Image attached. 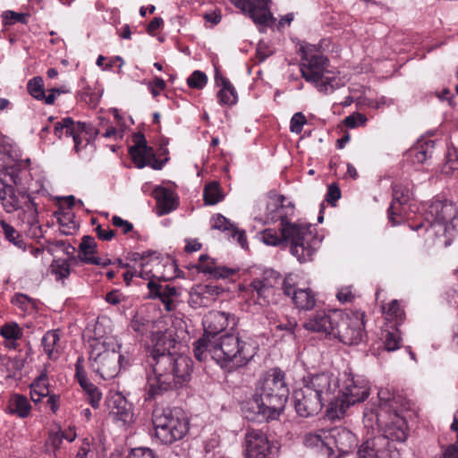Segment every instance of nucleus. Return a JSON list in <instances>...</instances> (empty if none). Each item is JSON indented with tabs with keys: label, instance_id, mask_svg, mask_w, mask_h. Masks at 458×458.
<instances>
[{
	"label": "nucleus",
	"instance_id": "nucleus-1",
	"mask_svg": "<svg viewBox=\"0 0 458 458\" xmlns=\"http://www.w3.org/2000/svg\"><path fill=\"white\" fill-rule=\"evenodd\" d=\"M174 340L166 333L157 334L155 344L147 359L146 399H155L164 394L182 387L191 377L192 361L186 355L171 352Z\"/></svg>",
	"mask_w": 458,
	"mask_h": 458
},
{
	"label": "nucleus",
	"instance_id": "nucleus-2",
	"mask_svg": "<svg viewBox=\"0 0 458 458\" xmlns=\"http://www.w3.org/2000/svg\"><path fill=\"white\" fill-rule=\"evenodd\" d=\"M379 404L377 407H366L364 419L376 420L379 425L386 424L385 417L388 416L393 424L388 426L385 434L377 435L365 440L358 450L357 458H394L398 456L394 442H404L407 438L403 428L404 421L401 418L402 410L399 407L400 396L394 395L388 389H380L377 393Z\"/></svg>",
	"mask_w": 458,
	"mask_h": 458
},
{
	"label": "nucleus",
	"instance_id": "nucleus-3",
	"mask_svg": "<svg viewBox=\"0 0 458 458\" xmlns=\"http://www.w3.org/2000/svg\"><path fill=\"white\" fill-rule=\"evenodd\" d=\"M259 345L250 336L225 334L218 341L203 335L193 344V353L199 361L208 356L224 369L233 371L246 366L256 355Z\"/></svg>",
	"mask_w": 458,
	"mask_h": 458
},
{
	"label": "nucleus",
	"instance_id": "nucleus-4",
	"mask_svg": "<svg viewBox=\"0 0 458 458\" xmlns=\"http://www.w3.org/2000/svg\"><path fill=\"white\" fill-rule=\"evenodd\" d=\"M303 386L296 389L293 394V405L299 416L308 418L317 415L325 403L329 408L333 403L338 380L327 372L311 375L304 379Z\"/></svg>",
	"mask_w": 458,
	"mask_h": 458
},
{
	"label": "nucleus",
	"instance_id": "nucleus-5",
	"mask_svg": "<svg viewBox=\"0 0 458 458\" xmlns=\"http://www.w3.org/2000/svg\"><path fill=\"white\" fill-rule=\"evenodd\" d=\"M410 227L414 231L425 227L440 244L447 247L458 233V210L450 200L434 199L425 209L424 222L411 224Z\"/></svg>",
	"mask_w": 458,
	"mask_h": 458
},
{
	"label": "nucleus",
	"instance_id": "nucleus-6",
	"mask_svg": "<svg viewBox=\"0 0 458 458\" xmlns=\"http://www.w3.org/2000/svg\"><path fill=\"white\" fill-rule=\"evenodd\" d=\"M301 55V72L306 81L314 84L318 91L331 93L343 85L339 78L334 77L327 70L329 61L314 45L300 47Z\"/></svg>",
	"mask_w": 458,
	"mask_h": 458
},
{
	"label": "nucleus",
	"instance_id": "nucleus-7",
	"mask_svg": "<svg viewBox=\"0 0 458 458\" xmlns=\"http://www.w3.org/2000/svg\"><path fill=\"white\" fill-rule=\"evenodd\" d=\"M338 380V395L333 394V403L327 410V415L331 420L342 418L346 410L359 403L364 402L369 395V382L360 376L344 372Z\"/></svg>",
	"mask_w": 458,
	"mask_h": 458
},
{
	"label": "nucleus",
	"instance_id": "nucleus-8",
	"mask_svg": "<svg viewBox=\"0 0 458 458\" xmlns=\"http://www.w3.org/2000/svg\"><path fill=\"white\" fill-rule=\"evenodd\" d=\"M152 423L156 437L165 445L182 439L189 430V420L179 409L157 407Z\"/></svg>",
	"mask_w": 458,
	"mask_h": 458
},
{
	"label": "nucleus",
	"instance_id": "nucleus-9",
	"mask_svg": "<svg viewBox=\"0 0 458 458\" xmlns=\"http://www.w3.org/2000/svg\"><path fill=\"white\" fill-rule=\"evenodd\" d=\"M255 392L274 412L281 415L290 393L285 373L279 368L269 369L259 379Z\"/></svg>",
	"mask_w": 458,
	"mask_h": 458
},
{
	"label": "nucleus",
	"instance_id": "nucleus-10",
	"mask_svg": "<svg viewBox=\"0 0 458 458\" xmlns=\"http://www.w3.org/2000/svg\"><path fill=\"white\" fill-rule=\"evenodd\" d=\"M90 347L89 361L92 371L99 375L104 380L115 377L121 368L120 346L94 340Z\"/></svg>",
	"mask_w": 458,
	"mask_h": 458
},
{
	"label": "nucleus",
	"instance_id": "nucleus-11",
	"mask_svg": "<svg viewBox=\"0 0 458 458\" xmlns=\"http://www.w3.org/2000/svg\"><path fill=\"white\" fill-rule=\"evenodd\" d=\"M262 241L266 245L280 246L290 243V252L299 262L305 263L312 260L315 251L318 248L319 241H309L307 243L302 241L301 235L283 233V228L278 231L272 228L265 229L262 232Z\"/></svg>",
	"mask_w": 458,
	"mask_h": 458
},
{
	"label": "nucleus",
	"instance_id": "nucleus-12",
	"mask_svg": "<svg viewBox=\"0 0 458 458\" xmlns=\"http://www.w3.org/2000/svg\"><path fill=\"white\" fill-rule=\"evenodd\" d=\"M284 199L285 198L280 195L274 203L267 205V219L271 222H279V227H282L283 233L287 235L290 233L292 235H301L302 241L306 243L309 241H318L316 235L310 231V225H299L289 221L288 211L293 212V207H284Z\"/></svg>",
	"mask_w": 458,
	"mask_h": 458
},
{
	"label": "nucleus",
	"instance_id": "nucleus-13",
	"mask_svg": "<svg viewBox=\"0 0 458 458\" xmlns=\"http://www.w3.org/2000/svg\"><path fill=\"white\" fill-rule=\"evenodd\" d=\"M135 144L129 148V154L137 168H143L147 165L151 166L155 170L162 169L165 161L156 158L154 150L148 147L145 137L141 133H138L134 137Z\"/></svg>",
	"mask_w": 458,
	"mask_h": 458
},
{
	"label": "nucleus",
	"instance_id": "nucleus-14",
	"mask_svg": "<svg viewBox=\"0 0 458 458\" xmlns=\"http://www.w3.org/2000/svg\"><path fill=\"white\" fill-rule=\"evenodd\" d=\"M362 316L353 318H344L340 313V321L334 331L333 337L338 338L343 344L355 345L361 342L363 338V321Z\"/></svg>",
	"mask_w": 458,
	"mask_h": 458
},
{
	"label": "nucleus",
	"instance_id": "nucleus-15",
	"mask_svg": "<svg viewBox=\"0 0 458 458\" xmlns=\"http://www.w3.org/2000/svg\"><path fill=\"white\" fill-rule=\"evenodd\" d=\"M246 458H267L276 448L267 434L259 429L249 430L245 435Z\"/></svg>",
	"mask_w": 458,
	"mask_h": 458
},
{
	"label": "nucleus",
	"instance_id": "nucleus-16",
	"mask_svg": "<svg viewBox=\"0 0 458 458\" xmlns=\"http://www.w3.org/2000/svg\"><path fill=\"white\" fill-rule=\"evenodd\" d=\"M339 321V312L319 310L310 315L304 322L303 327L306 330L333 337L334 331Z\"/></svg>",
	"mask_w": 458,
	"mask_h": 458
},
{
	"label": "nucleus",
	"instance_id": "nucleus-17",
	"mask_svg": "<svg viewBox=\"0 0 458 458\" xmlns=\"http://www.w3.org/2000/svg\"><path fill=\"white\" fill-rule=\"evenodd\" d=\"M241 409L245 419L250 421H267L276 420L280 416L274 412L256 392L251 398L242 403Z\"/></svg>",
	"mask_w": 458,
	"mask_h": 458
},
{
	"label": "nucleus",
	"instance_id": "nucleus-18",
	"mask_svg": "<svg viewBox=\"0 0 458 458\" xmlns=\"http://www.w3.org/2000/svg\"><path fill=\"white\" fill-rule=\"evenodd\" d=\"M202 325L204 335L214 338L228 327L232 326L233 327L236 325V318L227 312L211 310L204 316Z\"/></svg>",
	"mask_w": 458,
	"mask_h": 458
},
{
	"label": "nucleus",
	"instance_id": "nucleus-19",
	"mask_svg": "<svg viewBox=\"0 0 458 458\" xmlns=\"http://www.w3.org/2000/svg\"><path fill=\"white\" fill-rule=\"evenodd\" d=\"M63 129H65L66 134L72 137L75 148H78L83 141L89 143L98 134V131L89 124L81 122L74 123L69 116L64 118L62 123L55 124V133Z\"/></svg>",
	"mask_w": 458,
	"mask_h": 458
},
{
	"label": "nucleus",
	"instance_id": "nucleus-20",
	"mask_svg": "<svg viewBox=\"0 0 458 458\" xmlns=\"http://www.w3.org/2000/svg\"><path fill=\"white\" fill-rule=\"evenodd\" d=\"M329 447L341 454L351 452L357 445L356 436L346 428L335 427L328 429Z\"/></svg>",
	"mask_w": 458,
	"mask_h": 458
},
{
	"label": "nucleus",
	"instance_id": "nucleus-21",
	"mask_svg": "<svg viewBox=\"0 0 458 458\" xmlns=\"http://www.w3.org/2000/svg\"><path fill=\"white\" fill-rule=\"evenodd\" d=\"M222 292L218 285L197 284L191 289L188 302L192 308L208 307Z\"/></svg>",
	"mask_w": 458,
	"mask_h": 458
},
{
	"label": "nucleus",
	"instance_id": "nucleus-22",
	"mask_svg": "<svg viewBox=\"0 0 458 458\" xmlns=\"http://www.w3.org/2000/svg\"><path fill=\"white\" fill-rule=\"evenodd\" d=\"M19 209L22 210L20 214L21 220L27 224L30 229L40 230L41 226L38 221V205L34 199L27 192L21 191Z\"/></svg>",
	"mask_w": 458,
	"mask_h": 458
},
{
	"label": "nucleus",
	"instance_id": "nucleus-23",
	"mask_svg": "<svg viewBox=\"0 0 458 458\" xmlns=\"http://www.w3.org/2000/svg\"><path fill=\"white\" fill-rule=\"evenodd\" d=\"M410 197L411 191L407 186L401 183H397L393 186V200L387 211L388 219L393 225L400 224V221L396 219V216L401 211V208L408 203Z\"/></svg>",
	"mask_w": 458,
	"mask_h": 458
},
{
	"label": "nucleus",
	"instance_id": "nucleus-24",
	"mask_svg": "<svg viewBox=\"0 0 458 458\" xmlns=\"http://www.w3.org/2000/svg\"><path fill=\"white\" fill-rule=\"evenodd\" d=\"M303 445L308 448L326 454L327 458H331L334 454L331 447H329L327 429H319L306 433L303 437Z\"/></svg>",
	"mask_w": 458,
	"mask_h": 458
},
{
	"label": "nucleus",
	"instance_id": "nucleus-25",
	"mask_svg": "<svg viewBox=\"0 0 458 458\" xmlns=\"http://www.w3.org/2000/svg\"><path fill=\"white\" fill-rule=\"evenodd\" d=\"M148 288L149 290V298L159 299L167 311L174 309L173 297L178 294L177 289L174 286L169 284L163 285L154 281H149Z\"/></svg>",
	"mask_w": 458,
	"mask_h": 458
},
{
	"label": "nucleus",
	"instance_id": "nucleus-26",
	"mask_svg": "<svg viewBox=\"0 0 458 458\" xmlns=\"http://www.w3.org/2000/svg\"><path fill=\"white\" fill-rule=\"evenodd\" d=\"M21 192L15 193L13 186L8 182L6 178H0V201L7 213H12L19 209Z\"/></svg>",
	"mask_w": 458,
	"mask_h": 458
},
{
	"label": "nucleus",
	"instance_id": "nucleus-27",
	"mask_svg": "<svg viewBox=\"0 0 458 458\" xmlns=\"http://www.w3.org/2000/svg\"><path fill=\"white\" fill-rule=\"evenodd\" d=\"M152 195L157 201V216L166 215L176 208V202L170 190L157 186L154 189Z\"/></svg>",
	"mask_w": 458,
	"mask_h": 458
},
{
	"label": "nucleus",
	"instance_id": "nucleus-28",
	"mask_svg": "<svg viewBox=\"0 0 458 458\" xmlns=\"http://www.w3.org/2000/svg\"><path fill=\"white\" fill-rule=\"evenodd\" d=\"M435 140H420L408 152L413 163L422 164L433 157Z\"/></svg>",
	"mask_w": 458,
	"mask_h": 458
},
{
	"label": "nucleus",
	"instance_id": "nucleus-29",
	"mask_svg": "<svg viewBox=\"0 0 458 458\" xmlns=\"http://www.w3.org/2000/svg\"><path fill=\"white\" fill-rule=\"evenodd\" d=\"M111 411L118 420L124 424H129L133 420L132 405L122 395H116L113 399Z\"/></svg>",
	"mask_w": 458,
	"mask_h": 458
},
{
	"label": "nucleus",
	"instance_id": "nucleus-30",
	"mask_svg": "<svg viewBox=\"0 0 458 458\" xmlns=\"http://www.w3.org/2000/svg\"><path fill=\"white\" fill-rule=\"evenodd\" d=\"M8 412L24 419L30 415L31 405L28 398L20 394H13L10 396L7 405Z\"/></svg>",
	"mask_w": 458,
	"mask_h": 458
},
{
	"label": "nucleus",
	"instance_id": "nucleus-31",
	"mask_svg": "<svg viewBox=\"0 0 458 458\" xmlns=\"http://www.w3.org/2000/svg\"><path fill=\"white\" fill-rule=\"evenodd\" d=\"M252 293H256L260 305L269 303V297L274 293L272 283L267 278H256L250 283Z\"/></svg>",
	"mask_w": 458,
	"mask_h": 458
},
{
	"label": "nucleus",
	"instance_id": "nucleus-32",
	"mask_svg": "<svg viewBox=\"0 0 458 458\" xmlns=\"http://www.w3.org/2000/svg\"><path fill=\"white\" fill-rule=\"evenodd\" d=\"M196 268L201 273L210 275L215 279L228 278L235 273L234 269L217 266L216 260L210 257L208 261L203 265H196Z\"/></svg>",
	"mask_w": 458,
	"mask_h": 458
},
{
	"label": "nucleus",
	"instance_id": "nucleus-33",
	"mask_svg": "<svg viewBox=\"0 0 458 458\" xmlns=\"http://www.w3.org/2000/svg\"><path fill=\"white\" fill-rule=\"evenodd\" d=\"M0 154L4 159L18 161L21 158V151L9 137L0 134Z\"/></svg>",
	"mask_w": 458,
	"mask_h": 458
},
{
	"label": "nucleus",
	"instance_id": "nucleus-34",
	"mask_svg": "<svg viewBox=\"0 0 458 458\" xmlns=\"http://www.w3.org/2000/svg\"><path fill=\"white\" fill-rule=\"evenodd\" d=\"M216 81L217 84L222 86V89L217 93L219 102L228 106L235 104L237 94L230 81L225 77H221L220 80L216 77Z\"/></svg>",
	"mask_w": 458,
	"mask_h": 458
},
{
	"label": "nucleus",
	"instance_id": "nucleus-35",
	"mask_svg": "<svg viewBox=\"0 0 458 458\" xmlns=\"http://www.w3.org/2000/svg\"><path fill=\"white\" fill-rule=\"evenodd\" d=\"M13 162L14 164L13 165L6 167L3 178H6L9 183L12 182L14 185H20L22 182L21 174L23 169L30 165V158H20L18 161Z\"/></svg>",
	"mask_w": 458,
	"mask_h": 458
},
{
	"label": "nucleus",
	"instance_id": "nucleus-36",
	"mask_svg": "<svg viewBox=\"0 0 458 458\" xmlns=\"http://www.w3.org/2000/svg\"><path fill=\"white\" fill-rule=\"evenodd\" d=\"M292 299L300 310H309L313 309L316 304L315 295L309 288L294 291Z\"/></svg>",
	"mask_w": 458,
	"mask_h": 458
},
{
	"label": "nucleus",
	"instance_id": "nucleus-37",
	"mask_svg": "<svg viewBox=\"0 0 458 458\" xmlns=\"http://www.w3.org/2000/svg\"><path fill=\"white\" fill-rule=\"evenodd\" d=\"M47 395H49L47 375L42 373L30 385V398L37 403L40 402L43 397Z\"/></svg>",
	"mask_w": 458,
	"mask_h": 458
},
{
	"label": "nucleus",
	"instance_id": "nucleus-38",
	"mask_svg": "<svg viewBox=\"0 0 458 458\" xmlns=\"http://www.w3.org/2000/svg\"><path fill=\"white\" fill-rule=\"evenodd\" d=\"M0 225L5 240L20 250H26V243L24 242L21 234L13 226L4 220H0Z\"/></svg>",
	"mask_w": 458,
	"mask_h": 458
},
{
	"label": "nucleus",
	"instance_id": "nucleus-39",
	"mask_svg": "<svg viewBox=\"0 0 458 458\" xmlns=\"http://www.w3.org/2000/svg\"><path fill=\"white\" fill-rule=\"evenodd\" d=\"M80 386L88 394V402L93 408H98L99 406V402L101 400L102 394L98 390V388L94 386L87 377H81L80 378Z\"/></svg>",
	"mask_w": 458,
	"mask_h": 458
},
{
	"label": "nucleus",
	"instance_id": "nucleus-40",
	"mask_svg": "<svg viewBox=\"0 0 458 458\" xmlns=\"http://www.w3.org/2000/svg\"><path fill=\"white\" fill-rule=\"evenodd\" d=\"M203 198L206 205H215L224 199L220 185L213 181L208 183L203 191Z\"/></svg>",
	"mask_w": 458,
	"mask_h": 458
},
{
	"label": "nucleus",
	"instance_id": "nucleus-41",
	"mask_svg": "<svg viewBox=\"0 0 458 458\" xmlns=\"http://www.w3.org/2000/svg\"><path fill=\"white\" fill-rule=\"evenodd\" d=\"M59 341L60 335L57 330H49L44 335L41 344L48 358H53L55 346Z\"/></svg>",
	"mask_w": 458,
	"mask_h": 458
},
{
	"label": "nucleus",
	"instance_id": "nucleus-42",
	"mask_svg": "<svg viewBox=\"0 0 458 458\" xmlns=\"http://www.w3.org/2000/svg\"><path fill=\"white\" fill-rule=\"evenodd\" d=\"M97 242L95 239L90 235H84L81 239V242L79 246L80 253L78 254L77 259L83 263V257H90V254L97 252Z\"/></svg>",
	"mask_w": 458,
	"mask_h": 458
},
{
	"label": "nucleus",
	"instance_id": "nucleus-43",
	"mask_svg": "<svg viewBox=\"0 0 458 458\" xmlns=\"http://www.w3.org/2000/svg\"><path fill=\"white\" fill-rule=\"evenodd\" d=\"M11 302L25 312H32L37 309V302L24 293H16Z\"/></svg>",
	"mask_w": 458,
	"mask_h": 458
},
{
	"label": "nucleus",
	"instance_id": "nucleus-44",
	"mask_svg": "<svg viewBox=\"0 0 458 458\" xmlns=\"http://www.w3.org/2000/svg\"><path fill=\"white\" fill-rule=\"evenodd\" d=\"M385 349L388 352H394L401 347L400 332L396 327L392 331H386L383 335Z\"/></svg>",
	"mask_w": 458,
	"mask_h": 458
},
{
	"label": "nucleus",
	"instance_id": "nucleus-45",
	"mask_svg": "<svg viewBox=\"0 0 458 458\" xmlns=\"http://www.w3.org/2000/svg\"><path fill=\"white\" fill-rule=\"evenodd\" d=\"M249 13L253 21L259 25H267L268 20L272 18V14L267 8L259 7L255 4L250 7Z\"/></svg>",
	"mask_w": 458,
	"mask_h": 458
},
{
	"label": "nucleus",
	"instance_id": "nucleus-46",
	"mask_svg": "<svg viewBox=\"0 0 458 458\" xmlns=\"http://www.w3.org/2000/svg\"><path fill=\"white\" fill-rule=\"evenodd\" d=\"M27 89L31 97L38 100H43L45 98V88L43 79L39 76L34 77L29 81Z\"/></svg>",
	"mask_w": 458,
	"mask_h": 458
},
{
	"label": "nucleus",
	"instance_id": "nucleus-47",
	"mask_svg": "<svg viewBox=\"0 0 458 458\" xmlns=\"http://www.w3.org/2000/svg\"><path fill=\"white\" fill-rule=\"evenodd\" d=\"M62 443L63 439L61 437V429L59 428L57 431H50L45 442V453L50 454L53 452L55 455L56 452L60 449Z\"/></svg>",
	"mask_w": 458,
	"mask_h": 458
},
{
	"label": "nucleus",
	"instance_id": "nucleus-48",
	"mask_svg": "<svg viewBox=\"0 0 458 458\" xmlns=\"http://www.w3.org/2000/svg\"><path fill=\"white\" fill-rule=\"evenodd\" d=\"M0 335L5 340H18L22 336V331L17 323H6L1 327Z\"/></svg>",
	"mask_w": 458,
	"mask_h": 458
},
{
	"label": "nucleus",
	"instance_id": "nucleus-49",
	"mask_svg": "<svg viewBox=\"0 0 458 458\" xmlns=\"http://www.w3.org/2000/svg\"><path fill=\"white\" fill-rule=\"evenodd\" d=\"M387 318L395 320V327L400 325L404 319V311L401 309L398 301H392L386 310Z\"/></svg>",
	"mask_w": 458,
	"mask_h": 458
},
{
	"label": "nucleus",
	"instance_id": "nucleus-50",
	"mask_svg": "<svg viewBox=\"0 0 458 458\" xmlns=\"http://www.w3.org/2000/svg\"><path fill=\"white\" fill-rule=\"evenodd\" d=\"M51 267L53 274L55 275L56 280H64L71 274L70 263L65 259L54 261Z\"/></svg>",
	"mask_w": 458,
	"mask_h": 458
},
{
	"label": "nucleus",
	"instance_id": "nucleus-51",
	"mask_svg": "<svg viewBox=\"0 0 458 458\" xmlns=\"http://www.w3.org/2000/svg\"><path fill=\"white\" fill-rule=\"evenodd\" d=\"M28 13H15L13 11H5L2 13L4 25H12L15 22L26 24L28 22Z\"/></svg>",
	"mask_w": 458,
	"mask_h": 458
},
{
	"label": "nucleus",
	"instance_id": "nucleus-52",
	"mask_svg": "<svg viewBox=\"0 0 458 458\" xmlns=\"http://www.w3.org/2000/svg\"><path fill=\"white\" fill-rule=\"evenodd\" d=\"M208 82V77L201 71H194L187 79V85L191 89H201Z\"/></svg>",
	"mask_w": 458,
	"mask_h": 458
},
{
	"label": "nucleus",
	"instance_id": "nucleus-53",
	"mask_svg": "<svg viewBox=\"0 0 458 458\" xmlns=\"http://www.w3.org/2000/svg\"><path fill=\"white\" fill-rule=\"evenodd\" d=\"M211 227L213 229L220 230L223 232H226L229 233L231 230L234 227V225L232 224L229 219L221 214H217L211 218Z\"/></svg>",
	"mask_w": 458,
	"mask_h": 458
},
{
	"label": "nucleus",
	"instance_id": "nucleus-54",
	"mask_svg": "<svg viewBox=\"0 0 458 458\" xmlns=\"http://www.w3.org/2000/svg\"><path fill=\"white\" fill-rule=\"evenodd\" d=\"M126 458H159L154 450L148 447L131 449Z\"/></svg>",
	"mask_w": 458,
	"mask_h": 458
},
{
	"label": "nucleus",
	"instance_id": "nucleus-55",
	"mask_svg": "<svg viewBox=\"0 0 458 458\" xmlns=\"http://www.w3.org/2000/svg\"><path fill=\"white\" fill-rule=\"evenodd\" d=\"M341 198V191L336 184H330L327 188L326 200L332 206Z\"/></svg>",
	"mask_w": 458,
	"mask_h": 458
},
{
	"label": "nucleus",
	"instance_id": "nucleus-56",
	"mask_svg": "<svg viewBox=\"0 0 458 458\" xmlns=\"http://www.w3.org/2000/svg\"><path fill=\"white\" fill-rule=\"evenodd\" d=\"M233 239H236L237 242L243 249L247 248L248 242L246 238V233L243 230L238 229L235 225L228 233Z\"/></svg>",
	"mask_w": 458,
	"mask_h": 458
},
{
	"label": "nucleus",
	"instance_id": "nucleus-57",
	"mask_svg": "<svg viewBox=\"0 0 458 458\" xmlns=\"http://www.w3.org/2000/svg\"><path fill=\"white\" fill-rule=\"evenodd\" d=\"M272 50L267 46L266 43L259 42L256 50V57L259 63L265 61L268 56L272 55Z\"/></svg>",
	"mask_w": 458,
	"mask_h": 458
},
{
	"label": "nucleus",
	"instance_id": "nucleus-58",
	"mask_svg": "<svg viewBox=\"0 0 458 458\" xmlns=\"http://www.w3.org/2000/svg\"><path fill=\"white\" fill-rule=\"evenodd\" d=\"M307 123L306 116H292L290 130L294 133H301L302 126Z\"/></svg>",
	"mask_w": 458,
	"mask_h": 458
},
{
	"label": "nucleus",
	"instance_id": "nucleus-59",
	"mask_svg": "<svg viewBox=\"0 0 458 458\" xmlns=\"http://www.w3.org/2000/svg\"><path fill=\"white\" fill-rule=\"evenodd\" d=\"M366 121V116H346L343 123L345 127L353 129L359 125H363Z\"/></svg>",
	"mask_w": 458,
	"mask_h": 458
},
{
	"label": "nucleus",
	"instance_id": "nucleus-60",
	"mask_svg": "<svg viewBox=\"0 0 458 458\" xmlns=\"http://www.w3.org/2000/svg\"><path fill=\"white\" fill-rule=\"evenodd\" d=\"M112 223L114 226L119 227L123 230V233H127L131 232L133 228V225L131 223H130L127 220L123 219L122 217L118 216H114L112 218Z\"/></svg>",
	"mask_w": 458,
	"mask_h": 458
},
{
	"label": "nucleus",
	"instance_id": "nucleus-61",
	"mask_svg": "<svg viewBox=\"0 0 458 458\" xmlns=\"http://www.w3.org/2000/svg\"><path fill=\"white\" fill-rule=\"evenodd\" d=\"M149 89L154 97L160 94L165 88V82L163 79L156 77L152 82L149 83Z\"/></svg>",
	"mask_w": 458,
	"mask_h": 458
},
{
	"label": "nucleus",
	"instance_id": "nucleus-62",
	"mask_svg": "<svg viewBox=\"0 0 458 458\" xmlns=\"http://www.w3.org/2000/svg\"><path fill=\"white\" fill-rule=\"evenodd\" d=\"M82 259H83V263H85V264H93V265H98V266H102V267H107L110 264H112V261L109 259H102L98 257H83Z\"/></svg>",
	"mask_w": 458,
	"mask_h": 458
},
{
	"label": "nucleus",
	"instance_id": "nucleus-63",
	"mask_svg": "<svg viewBox=\"0 0 458 458\" xmlns=\"http://www.w3.org/2000/svg\"><path fill=\"white\" fill-rule=\"evenodd\" d=\"M336 297L341 302H350L353 299V294L350 288L345 287L338 291Z\"/></svg>",
	"mask_w": 458,
	"mask_h": 458
},
{
	"label": "nucleus",
	"instance_id": "nucleus-64",
	"mask_svg": "<svg viewBox=\"0 0 458 458\" xmlns=\"http://www.w3.org/2000/svg\"><path fill=\"white\" fill-rule=\"evenodd\" d=\"M440 458H458V446L451 445L445 449Z\"/></svg>",
	"mask_w": 458,
	"mask_h": 458
}]
</instances>
